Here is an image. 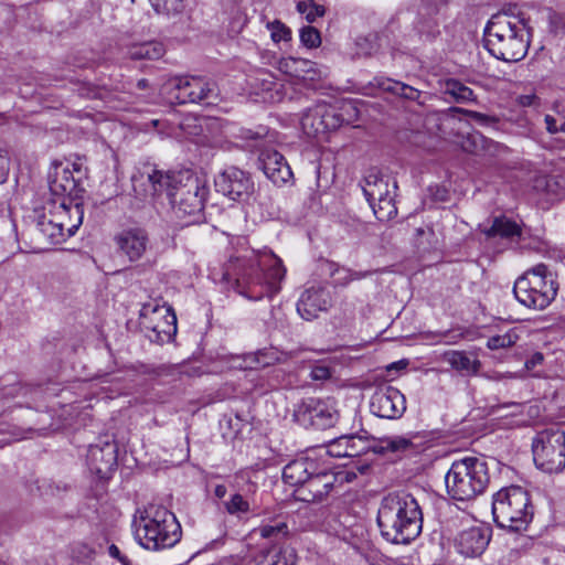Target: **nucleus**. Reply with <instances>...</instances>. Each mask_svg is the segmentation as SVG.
<instances>
[{
    "label": "nucleus",
    "instance_id": "obj_55",
    "mask_svg": "<svg viewBox=\"0 0 565 565\" xmlns=\"http://www.w3.org/2000/svg\"><path fill=\"white\" fill-rule=\"evenodd\" d=\"M22 390L20 385H12L7 388H2L0 391V396L2 397H14L19 394V392Z\"/></svg>",
    "mask_w": 565,
    "mask_h": 565
},
{
    "label": "nucleus",
    "instance_id": "obj_30",
    "mask_svg": "<svg viewBox=\"0 0 565 565\" xmlns=\"http://www.w3.org/2000/svg\"><path fill=\"white\" fill-rule=\"evenodd\" d=\"M324 266L327 274L333 279L334 287H347L350 282L364 279L373 274L371 270H353L333 262H326Z\"/></svg>",
    "mask_w": 565,
    "mask_h": 565
},
{
    "label": "nucleus",
    "instance_id": "obj_14",
    "mask_svg": "<svg viewBox=\"0 0 565 565\" xmlns=\"http://www.w3.org/2000/svg\"><path fill=\"white\" fill-rule=\"evenodd\" d=\"M216 192L232 201L245 202L254 193L255 185L250 174L236 167H228L214 179Z\"/></svg>",
    "mask_w": 565,
    "mask_h": 565
},
{
    "label": "nucleus",
    "instance_id": "obj_25",
    "mask_svg": "<svg viewBox=\"0 0 565 565\" xmlns=\"http://www.w3.org/2000/svg\"><path fill=\"white\" fill-rule=\"evenodd\" d=\"M316 470V460L309 457H302L292 460L285 466L282 470V479L287 484L299 489L306 483V481H308L311 473H315Z\"/></svg>",
    "mask_w": 565,
    "mask_h": 565
},
{
    "label": "nucleus",
    "instance_id": "obj_48",
    "mask_svg": "<svg viewBox=\"0 0 565 565\" xmlns=\"http://www.w3.org/2000/svg\"><path fill=\"white\" fill-rule=\"evenodd\" d=\"M331 376L330 367L326 365H316L311 369L310 377L313 381H324Z\"/></svg>",
    "mask_w": 565,
    "mask_h": 565
},
{
    "label": "nucleus",
    "instance_id": "obj_39",
    "mask_svg": "<svg viewBox=\"0 0 565 565\" xmlns=\"http://www.w3.org/2000/svg\"><path fill=\"white\" fill-rule=\"evenodd\" d=\"M41 232L47 236L52 244H60L64 242V227L61 223H55L53 221L42 222L40 223Z\"/></svg>",
    "mask_w": 565,
    "mask_h": 565
},
{
    "label": "nucleus",
    "instance_id": "obj_17",
    "mask_svg": "<svg viewBox=\"0 0 565 565\" xmlns=\"http://www.w3.org/2000/svg\"><path fill=\"white\" fill-rule=\"evenodd\" d=\"M87 466L98 479H109L117 467V447L114 443L92 445L87 451Z\"/></svg>",
    "mask_w": 565,
    "mask_h": 565
},
{
    "label": "nucleus",
    "instance_id": "obj_61",
    "mask_svg": "<svg viewBox=\"0 0 565 565\" xmlns=\"http://www.w3.org/2000/svg\"><path fill=\"white\" fill-rule=\"evenodd\" d=\"M338 446L335 449L338 450H343L344 446H340L339 445V438L337 440H334L333 443H331L328 447H335Z\"/></svg>",
    "mask_w": 565,
    "mask_h": 565
},
{
    "label": "nucleus",
    "instance_id": "obj_59",
    "mask_svg": "<svg viewBox=\"0 0 565 565\" xmlns=\"http://www.w3.org/2000/svg\"><path fill=\"white\" fill-rule=\"evenodd\" d=\"M407 363L404 361L394 362L387 366V371H391L393 369H404L406 367Z\"/></svg>",
    "mask_w": 565,
    "mask_h": 565
},
{
    "label": "nucleus",
    "instance_id": "obj_7",
    "mask_svg": "<svg viewBox=\"0 0 565 565\" xmlns=\"http://www.w3.org/2000/svg\"><path fill=\"white\" fill-rule=\"evenodd\" d=\"M558 285L545 264H537L513 286L516 300L530 309L543 310L556 298Z\"/></svg>",
    "mask_w": 565,
    "mask_h": 565
},
{
    "label": "nucleus",
    "instance_id": "obj_20",
    "mask_svg": "<svg viewBox=\"0 0 565 565\" xmlns=\"http://www.w3.org/2000/svg\"><path fill=\"white\" fill-rule=\"evenodd\" d=\"M335 476L331 472L320 471L318 468L311 473L308 481L296 490L297 497L303 502H318L323 500L332 490Z\"/></svg>",
    "mask_w": 565,
    "mask_h": 565
},
{
    "label": "nucleus",
    "instance_id": "obj_32",
    "mask_svg": "<svg viewBox=\"0 0 565 565\" xmlns=\"http://www.w3.org/2000/svg\"><path fill=\"white\" fill-rule=\"evenodd\" d=\"M166 53L164 45L159 41L134 43L127 49L126 55L134 61L159 60Z\"/></svg>",
    "mask_w": 565,
    "mask_h": 565
},
{
    "label": "nucleus",
    "instance_id": "obj_54",
    "mask_svg": "<svg viewBox=\"0 0 565 565\" xmlns=\"http://www.w3.org/2000/svg\"><path fill=\"white\" fill-rule=\"evenodd\" d=\"M544 121L546 125V130L550 134H556V132L561 131L559 126H557L556 119L553 116L546 115L544 118Z\"/></svg>",
    "mask_w": 565,
    "mask_h": 565
},
{
    "label": "nucleus",
    "instance_id": "obj_10",
    "mask_svg": "<svg viewBox=\"0 0 565 565\" xmlns=\"http://www.w3.org/2000/svg\"><path fill=\"white\" fill-rule=\"evenodd\" d=\"M396 181L391 183V178L379 171L372 170L365 175L362 190L379 221L385 222L396 216Z\"/></svg>",
    "mask_w": 565,
    "mask_h": 565
},
{
    "label": "nucleus",
    "instance_id": "obj_2",
    "mask_svg": "<svg viewBox=\"0 0 565 565\" xmlns=\"http://www.w3.org/2000/svg\"><path fill=\"white\" fill-rule=\"evenodd\" d=\"M376 521L384 540L393 544H408L422 532L423 512L413 494L395 491L381 500Z\"/></svg>",
    "mask_w": 565,
    "mask_h": 565
},
{
    "label": "nucleus",
    "instance_id": "obj_36",
    "mask_svg": "<svg viewBox=\"0 0 565 565\" xmlns=\"http://www.w3.org/2000/svg\"><path fill=\"white\" fill-rule=\"evenodd\" d=\"M318 105L313 108L308 109L301 117L300 125L302 131L308 137H317L320 134H323V125L321 117L319 114Z\"/></svg>",
    "mask_w": 565,
    "mask_h": 565
},
{
    "label": "nucleus",
    "instance_id": "obj_64",
    "mask_svg": "<svg viewBox=\"0 0 565 565\" xmlns=\"http://www.w3.org/2000/svg\"><path fill=\"white\" fill-rule=\"evenodd\" d=\"M544 563H545V564H547V565H550V564H548V557L544 558Z\"/></svg>",
    "mask_w": 565,
    "mask_h": 565
},
{
    "label": "nucleus",
    "instance_id": "obj_51",
    "mask_svg": "<svg viewBox=\"0 0 565 565\" xmlns=\"http://www.w3.org/2000/svg\"><path fill=\"white\" fill-rule=\"evenodd\" d=\"M326 9L322 4H319L317 2H312V4L309 8V12L306 15V19L309 22H315L317 18L324 15Z\"/></svg>",
    "mask_w": 565,
    "mask_h": 565
},
{
    "label": "nucleus",
    "instance_id": "obj_46",
    "mask_svg": "<svg viewBox=\"0 0 565 565\" xmlns=\"http://www.w3.org/2000/svg\"><path fill=\"white\" fill-rule=\"evenodd\" d=\"M9 170L10 159L8 156V151L3 148H0V184L7 181Z\"/></svg>",
    "mask_w": 565,
    "mask_h": 565
},
{
    "label": "nucleus",
    "instance_id": "obj_1",
    "mask_svg": "<svg viewBox=\"0 0 565 565\" xmlns=\"http://www.w3.org/2000/svg\"><path fill=\"white\" fill-rule=\"evenodd\" d=\"M286 268L271 250H253L238 259L235 288L248 300L273 298L281 289Z\"/></svg>",
    "mask_w": 565,
    "mask_h": 565
},
{
    "label": "nucleus",
    "instance_id": "obj_40",
    "mask_svg": "<svg viewBox=\"0 0 565 565\" xmlns=\"http://www.w3.org/2000/svg\"><path fill=\"white\" fill-rule=\"evenodd\" d=\"M519 337L515 332L509 331L504 334L493 335L488 339L487 347L490 350H499L510 348L518 341Z\"/></svg>",
    "mask_w": 565,
    "mask_h": 565
},
{
    "label": "nucleus",
    "instance_id": "obj_6",
    "mask_svg": "<svg viewBox=\"0 0 565 565\" xmlns=\"http://www.w3.org/2000/svg\"><path fill=\"white\" fill-rule=\"evenodd\" d=\"M492 514L502 529L515 532L526 529L533 518L530 494L519 486L500 489L493 494Z\"/></svg>",
    "mask_w": 565,
    "mask_h": 565
},
{
    "label": "nucleus",
    "instance_id": "obj_47",
    "mask_svg": "<svg viewBox=\"0 0 565 565\" xmlns=\"http://www.w3.org/2000/svg\"><path fill=\"white\" fill-rule=\"evenodd\" d=\"M470 118L476 120L479 125L482 126H491L498 122V120L494 117L473 111V110H467L466 111Z\"/></svg>",
    "mask_w": 565,
    "mask_h": 565
},
{
    "label": "nucleus",
    "instance_id": "obj_37",
    "mask_svg": "<svg viewBox=\"0 0 565 565\" xmlns=\"http://www.w3.org/2000/svg\"><path fill=\"white\" fill-rule=\"evenodd\" d=\"M253 533H258L263 539L278 541L288 534V526L282 521H276L274 524H265L255 529Z\"/></svg>",
    "mask_w": 565,
    "mask_h": 565
},
{
    "label": "nucleus",
    "instance_id": "obj_9",
    "mask_svg": "<svg viewBox=\"0 0 565 565\" xmlns=\"http://www.w3.org/2000/svg\"><path fill=\"white\" fill-rule=\"evenodd\" d=\"M533 460L537 469L557 473L565 468V431L550 427L536 434L532 443Z\"/></svg>",
    "mask_w": 565,
    "mask_h": 565
},
{
    "label": "nucleus",
    "instance_id": "obj_4",
    "mask_svg": "<svg viewBox=\"0 0 565 565\" xmlns=\"http://www.w3.org/2000/svg\"><path fill=\"white\" fill-rule=\"evenodd\" d=\"M135 537L139 544L151 551L174 546L182 535L175 515L167 508L149 504L134 519Z\"/></svg>",
    "mask_w": 565,
    "mask_h": 565
},
{
    "label": "nucleus",
    "instance_id": "obj_11",
    "mask_svg": "<svg viewBox=\"0 0 565 565\" xmlns=\"http://www.w3.org/2000/svg\"><path fill=\"white\" fill-rule=\"evenodd\" d=\"M335 401L307 397L294 406V420L306 429L326 430L339 420Z\"/></svg>",
    "mask_w": 565,
    "mask_h": 565
},
{
    "label": "nucleus",
    "instance_id": "obj_15",
    "mask_svg": "<svg viewBox=\"0 0 565 565\" xmlns=\"http://www.w3.org/2000/svg\"><path fill=\"white\" fill-rule=\"evenodd\" d=\"M178 175L164 173L152 167H146L145 171H139L131 177L134 191L137 196L146 200L156 196L162 192H170L175 190L174 183L178 182Z\"/></svg>",
    "mask_w": 565,
    "mask_h": 565
},
{
    "label": "nucleus",
    "instance_id": "obj_50",
    "mask_svg": "<svg viewBox=\"0 0 565 565\" xmlns=\"http://www.w3.org/2000/svg\"><path fill=\"white\" fill-rule=\"evenodd\" d=\"M108 554L110 557L116 558L121 565H132L131 561L120 552L119 547L115 544L108 546Z\"/></svg>",
    "mask_w": 565,
    "mask_h": 565
},
{
    "label": "nucleus",
    "instance_id": "obj_33",
    "mask_svg": "<svg viewBox=\"0 0 565 565\" xmlns=\"http://www.w3.org/2000/svg\"><path fill=\"white\" fill-rule=\"evenodd\" d=\"M482 232L487 237L513 238L521 235L520 226L505 216L495 217Z\"/></svg>",
    "mask_w": 565,
    "mask_h": 565
},
{
    "label": "nucleus",
    "instance_id": "obj_8",
    "mask_svg": "<svg viewBox=\"0 0 565 565\" xmlns=\"http://www.w3.org/2000/svg\"><path fill=\"white\" fill-rule=\"evenodd\" d=\"M162 94L171 104L195 103L204 106L216 105L220 100L217 85L203 77H173L162 86Z\"/></svg>",
    "mask_w": 565,
    "mask_h": 565
},
{
    "label": "nucleus",
    "instance_id": "obj_22",
    "mask_svg": "<svg viewBox=\"0 0 565 565\" xmlns=\"http://www.w3.org/2000/svg\"><path fill=\"white\" fill-rule=\"evenodd\" d=\"M49 186L54 202L68 211L71 209V172L62 163H55L49 173Z\"/></svg>",
    "mask_w": 565,
    "mask_h": 565
},
{
    "label": "nucleus",
    "instance_id": "obj_16",
    "mask_svg": "<svg viewBox=\"0 0 565 565\" xmlns=\"http://www.w3.org/2000/svg\"><path fill=\"white\" fill-rule=\"evenodd\" d=\"M370 408L377 417L397 419L406 411V398L396 387L383 386L372 395Z\"/></svg>",
    "mask_w": 565,
    "mask_h": 565
},
{
    "label": "nucleus",
    "instance_id": "obj_34",
    "mask_svg": "<svg viewBox=\"0 0 565 565\" xmlns=\"http://www.w3.org/2000/svg\"><path fill=\"white\" fill-rule=\"evenodd\" d=\"M443 94L455 103H469L476 100L473 90L456 78H448L441 85Z\"/></svg>",
    "mask_w": 565,
    "mask_h": 565
},
{
    "label": "nucleus",
    "instance_id": "obj_60",
    "mask_svg": "<svg viewBox=\"0 0 565 565\" xmlns=\"http://www.w3.org/2000/svg\"><path fill=\"white\" fill-rule=\"evenodd\" d=\"M136 86L138 89L143 90L149 87V82L146 78H141L137 82Z\"/></svg>",
    "mask_w": 565,
    "mask_h": 565
},
{
    "label": "nucleus",
    "instance_id": "obj_43",
    "mask_svg": "<svg viewBox=\"0 0 565 565\" xmlns=\"http://www.w3.org/2000/svg\"><path fill=\"white\" fill-rule=\"evenodd\" d=\"M412 447V441L404 437H394L385 441L382 449H388L393 452L405 451Z\"/></svg>",
    "mask_w": 565,
    "mask_h": 565
},
{
    "label": "nucleus",
    "instance_id": "obj_21",
    "mask_svg": "<svg viewBox=\"0 0 565 565\" xmlns=\"http://www.w3.org/2000/svg\"><path fill=\"white\" fill-rule=\"evenodd\" d=\"M259 161L264 173L273 183L281 185L291 180L292 171L285 157L278 151H262Z\"/></svg>",
    "mask_w": 565,
    "mask_h": 565
},
{
    "label": "nucleus",
    "instance_id": "obj_58",
    "mask_svg": "<svg viewBox=\"0 0 565 565\" xmlns=\"http://www.w3.org/2000/svg\"><path fill=\"white\" fill-rule=\"evenodd\" d=\"M309 3L307 1H300L297 3V9L300 13H308L309 12Z\"/></svg>",
    "mask_w": 565,
    "mask_h": 565
},
{
    "label": "nucleus",
    "instance_id": "obj_24",
    "mask_svg": "<svg viewBox=\"0 0 565 565\" xmlns=\"http://www.w3.org/2000/svg\"><path fill=\"white\" fill-rule=\"evenodd\" d=\"M116 243L120 250L134 262L139 259L147 249L148 235L141 228H130L122 231L116 236Z\"/></svg>",
    "mask_w": 565,
    "mask_h": 565
},
{
    "label": "nucleus",
    "instance_id": "obj_29",
    "mask_svg": "<svg viewBox=\"0 0 565 565\" xmlns=\"http://www.w3.org/2000/svg\"><path fill=\"white\" fill-rule=\"evenodd\" d=\"M370 86L413 102L419 100L422 95L419 89L390 77L376 76L370 82Z\"/></svg>",
    "mask_w": 565,
    "mask_h": 565
},
{
    "label": "nucleus",
    "instance_id": "obj_28",
    "mask_svg": "<svg viewBox=\"0 0 565 565\" xmlns=\"http://www.w3.org/2000/svg\"><path fill=\"white\" fill-rule=\"evenodd\" d=\"M444 361L463 375H476L481 369V362L470 352L450 350L445 352Z\"/></svg>",
    "mask_w": 565,
    "mask_h": 565
},
{
    "label": "nucleus",
    "instance_id": "obj_19",
    "mask_svg": "<svg viewBox=\"0 0 565 565\" xmlns=\"http://www.w3.org/2000/svg\"><path fill=\"white\" fill-rule=\"evenodd\" d=\"M331 295L323 287H310L306 289L298 302L297 311L305 320H313L321 311L328 310L331 306Z\"/></svg>",
    "mask_w": 565,
    "mask_h": 565
},
{
    "label": "nucleus",
    "instance_id": "obj_3",
    "mask_svg": "<svg viewBox=\"0 0 565 565\" xmlns=\"http://www.w3.org/2000/svg\"><path fill=\"white\" fill-rule=\"evenodd\" d=\"M530 45L525 24L515 17L497 13L484 28V46L489 53L504 62H519Z\"/></svg>",
    "mask_w": 565,
    "mask_h": 565
},
{
    "label": "nucleus",
    "instance_id": "obj_27",
    "mask_svg": "<svg viewBox=\"0 0 565 565\" xmlns=\"http://www.w3.org/2000/svg\"><path fill=\"white\" fill-rule=\"evenodd\" d=\"M339 445L344 446L343 450L335 447H327L326 452L331 457H359L371 449L370 441L362 436H342L339 438Z\"/></svg>",
    "mask_w": 565,
    "mask_h": 565
},
{
    "label": "nucleus",
    "instance_id": "obj_13",
    "mask_svg": "<svg viewBox=\"0 0 565 565\" xmlns=\"http://www.w3.org/2000/svg\"><path fill=\"white\" fill-rule=\"evenodd\" d=\"M140 324L145 330L151 331V341L164 343L177 333V316L171 307L159 305L156 301L147 302L140 310Z\"/></svg>",
    "mask_w": 565,
    "mask_h": 565
},
{
    "label": "nucleus",
    "instance_id": "obj_26",
    "mask_svg": "<svg viewBox=\"0 0 565 565\" xmlns=\"http://www.w3.org/2000/svg\"><path fill=\"white\" fill-rule=\"evenodd\" d=\"M73 201L81 200V202H75L74 206L78 213L77 224L73 225V235L83 223L84 217V209L83 202L85 195L87 193V188L90 186L88 177H87V168H83L82 162H73Z\"/></svg>",
    "mask_w": 565,
    "mask_h": 565
},
{
    "label": "nucleus",
    "instance_id": "obj_56",
    "mask_svg": "<svg viewBox=\"0 0 565 565\" xmlns=\"http://www.w3.org/2000/svg\"><path fill=\"white\" fill-rule=\"evenodd\" d=\"M543 362V354L542 353H535L532 355L530 360L525 362V365L527 369H532L537 364H541Z\"/></svg>",
    "mask_w": 565,
    "mask_h": 565
},
{
    "label": "nucleus",
    "instance_id": "obj_31",
    "mask_svg": "<svg viewBox=\"0 0 565 565\" xmlns=\"http://www.w3.org/2000/svg\"><path fill=\"white\" fill-rule=\"evenodd\" d=\"M278 70L298 79H312L313 76H309V74H316L313 62L296 57L280 58L278 62Z\"/></svg>",
    "mask_w": 565,
    "mask_h": 565
},
{
    "label": "nucleus",
    "instance_id": "obj_53",
    "mask_svg": "<svg viewBox=\"0 0 565 565\" xmlns=\"http://www.w3.org/2000/svg\"><path fill=\"white\" fill-rule=\"evenodd\" d=\"M418 31L420 33H424L426 34L427 36L429 38H434L436 36V34L439 33V30H438V24L436 22L431 23V24H428V28L426 29L425 28V24L422 23L419 26H418Z\"/></svg>",
    "mask_w": 565,
    "mask_h": 565
},
{
    "label": "nucleus",
    "instance_id": "obj_44",
    "mask_svg": "<svg viewBox=\"0 0 565 565\" xmlns=\"http://www.w3.org/2000/svg\"><path fill=\"white\" fill-rule=\"evenodd\" d=\"M75 553V558L78 563H89L95 555L94 548H92L87 544H78L76 546Z\"/></svg>",
    "mask_w": 565,
    "mask_h": 565
},
{
    "label": "nucleus",
    "instance_id": "obj_42",
    "mask_svg": "<svg viewBox=\"0 0 565 565\" xmlns=\"http://www.w3.org/2000/svg\"><path fill=\"white\" fill-rule=\"evenodd\" d=\"M300 41L307 47H317L321 43L320 33L313 26H305L300 30Z\"/></svg>",
    "mask_w": 565,
    "mask_h": 565
},
{
    "label": "nucleus",
    "instance_id": "obj_18",
    "mask_svg": "<svg viewBox=\"0 0 565 565\" xmlns=\"http://www.w3.org/2000/svg\"><path fill=\"white\" fill-rule=\"evenodd\" d=\"M491 530L486 526H472L461 531L456 539L458 553L466 557L480 556L489 545Z\"/></svg>",
    "mask_w": 565,
    "mask_h": 565
},
{
    "label": "nucleus",
    "instance_id": "obj_52",
    "mask_svg": "<svg viewBox=\"0 0 565 565\" xmlns=\"http://www.w3.org/2000/svg\"><path fill=\"white\" fill-rule=\"evenodd\" d=\"M518 104L523 107H531L537 105V96L535 94H524L520 95L518 98Z\"/></svg>",
    "mask_w": 565,
    "mask_h": 565
},
{
    "label": "nucleus",
    "instance_id": "obj_62",
    "mask_svg": "<svg viewBox=\"0 0 565 565\" xmlns=\"http://www.w3.org/2000/svg\"><path fill=\"white\" fill-rule=\"evenodd\" d=\"M262 136H263V134H262V132H256L255 135H250V136L248 135L246 138L257 139V138H259V137H262Z\"/></svg>",
    "mask_w": 565,
    "mask_h": 565
},
{
    "label": "nucleus",
    "instance_id": "obj_35",
    "mask_svg": "<svg viewBox=\"0 0 565 565\" xmlns=\"http://www.w3.org/2000/svg\"><path fill=\"white\" fill-rule=\"evenodd\" d=\"M256 565H294L292 555L287 556L286 551L277 545L262 548L255 556Z\"/></svg>",
    "mask_w": 565,
    "mask_h": 565
},
{
    "label": "nucleus",
    "instance_id": "obj_45",
    "mask_svg": "<svg viewBox=\"0 0 565 565\" xmlns=\"http://www.w3.org/2000/svg\"><path fill=\"white\" fill-rule=\"evenodd\" d=\"M291 32L282 23L276 22L273 24L271 39L275 42L287 41L290 39Z\"/></svg>",
    "mask_w": 565,
    "mask_h": 565
},
{
    "label": "nucleus",
    "instance_id": "obj_57",
    "mask_svg": "<svg viewBox=\"0 0 565 565\" xmlns=\"http://www.w3.org/2000/svg\"><path fill=\"white\" fill-rule=\"evenodd\" d=\"M227 489L224 484H217L214 489V495L217 499H223L226 495Z\"/></svg>",
    "mask_w": 565,
    "mask_h": 565
},
{
    "label": "nucleus",
    "instance_id": "obj_63",
    "mask_svg": "<svg viewBox=\"0 0 565 565\" xmlns=\"http://www.w3.org/2000/svg\"><path fill=\"white\" fill-rule=\"evenodd\" d=\"M559 130H561V132H564V134H565V122H563V124L559 126Z\"/></svg>",
    "mask_w": 565,
    "mask_h": 565
},
{
    "label": "nucleus",
    "instance_id": "obj_12",
    "mask_svg": "<svg viewBox=\"0 0 565 565\" xmlns=\"http://www.w3.org/2000/svg\"><path fill=\"white\" fill-rule=\"evenodd\" d=\"M209 194V188L198 177L188 175L186 181L169 193L174 214L179 218L193 216L199 220L202 216L204 202Z\"/></svg>",
    "mask_w": 565,
    "mask_h": 565
},
{
    "label": "nucleus",
    "instance_id": "obj_41",
    "mask_svg": "<svg viewBox=\"0 0 565 565\" xmlns=\"http://www.w3.org/2000/svg\"><path fill=\"white\" fill-rule=\"evenodd\" d=\"M226 511L232 515L247 513L249 511V503L239 493H235L231 499L225 502Z\"/></svg>",
    "mask_w": 565,
    "mask_h": 565
},
{
    "label": "nucleus",
    "instance_id": "obj_38",
    "mask_svg": "<svg viewBox=\"0 0 565 565\" xmlns=\"http://www.w3.org/2000/svg\"><path fill=\"white\" fill-rule=\"evenodd\" d=\"M150 2L157 13L166 15L180 13L184 8L183 0H150Z\"/></svg>",
    "mask_w": 565,
    "mask_h": 565
},
{
    "label": "nucleus",
    "instance_id": "obj_49",
    "mask_svg": "<svg viewBox=\"0 0 565 565\" xmlns=\"http://www.w3.org/2000/svg\"><path fill=\"white\" fill-rule=\"evenodd\" d=\"M482 136L480 135H469L467 136L462 142H461V147L465 151L467 152H476L477 151V143L479 140H481Z\"/></svg>",
    "mask_w": 565,
    "mask_h": 565
},
{
    "label": "nucleus",
    "instance_id": "obj_5",
    "mask_svg": "<svg viewBox=\"0 0 565 565\" xmlns=\"http://www.w3.org/2000/svg\"><path fill=\"white\" fill-rule=\"evenodd\" d=\"M490 482L487 461L466 456L455 460L445 476L448 495L456 501H470L482 494Z\"/></svg>",
    "mask_w": 565,
    "mask_h": 565
},
{
    "label": "nucleus",
    "instance_id": "obj_23",
    "mask_svg": "<svg viewBox=\"0 0 565 565\" xmlns=\"http://www.w3.org/2000/svg\"><path fill=\"white\" fill-rule=\"evenodd\" d=\"M319 114L323 125V134L329 130H335L343 124H351L358 117V109L352 102H343L337 109L333 106L318 105Z\"/></svg>",
    "mask_w": 565,
    "mask_h": 565
}]
</instances>
